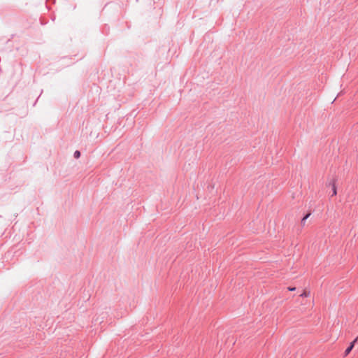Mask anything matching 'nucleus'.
<instances>
[{
  "label": "nucleus",
  "instance_id": "20e7f679",
  "mask_svg": "<svg viewBox=\"0 0 358 358\" xmlns=\"http://www.w3.org/2000/svg\"><path fill=\"white\" fill-rule=\"evenodd\" d=\"M80 152L79 151H78V150H77V151H76V152H74V157H75L76 158H79V157H80Z\"/></svg>",
  "mask_w": 358,
  "mask_h": 358
},
{
  "label": "nucleus",
  "instance_id": "f257e3e1",
  "mask_svg": "<svg viewBox=\"0 0 358 358\" xmlns=\"http://www.w3.org/2000/svg\"><path fill=\"white\" fill-rule=\"evenodd\" d=\"M357 341V338H356L355 340H354L351 343H350V345L345 350V356H347L350 352V351L352 350L353 347H354V345L355 343V342Z\"/></svg>",
  "mask_w": 358,
  "mask_h": 358
},
{
  "label": "nucleus",
  "instance_id": "f03ea898",
  "mask_svg": "<svg viewBox=\"0 0 358 358\" xmlns=\"http://www.w3.org/2000/svg\"><path fill=\"white\" fill-rule=\"evenodd\" d=\"M310 292L305 289L303 290V292H302V294L300 295V296L301 297H308L310 296Z\"/></svg>",
  "mask_w": 358,
  "mask_h": 358
},
{
  "label": "nucleus",
  "instance_id": "39448f33",
  "mask_svg": "<svg viewBox=\"0 0 358 358\" xmlns=\"http://www.w3.org/2000/svg\"><path fill=\"white\" fill-rule=\"evenodd\" d=\"M337 194V192H336V187L335 185L333 186V195L335 196Z\"/></svg>",
  "mask_w": 358,
  "mask_h": 358
},
{
  "label": "nucleus",
  "instance_id": "7ed1b4c3",
  "mask_svg": "<svg viewBox=\"0 0 358 358\" xmlns=\"http://www.w3.org/2000/svg\"><path fill=\"white\" fill-rule=\"evenodd\" d=\"M310 215V213H308V214H307L306 216H304V217H303V219L301 220V225H302V226H305L306 219H307Z\"/></svg>",
  "mask_w": 358,
  "mask_h": 358
},
{
  "label": "nucleus",
  "instance_id": "423d86ee",
  "mask_svg": "<svg viewBox=\"0 0 358 358\" xmlns=\"http://www.w3.org/2000/svg\"><path fill=\"white\" fill-rule=\"evenodd\" d=\"M288 289L289 291H294L296 289V288L295 287H288Z\"/></svg>",
  "mask_w": 358,
  "mask_h": 358
}]
</instances>
